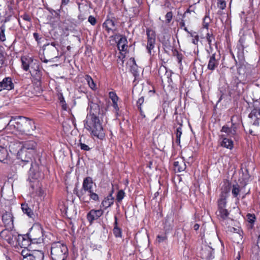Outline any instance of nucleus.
<instances>
[{
	"instance_id": "nucleus-1",
	"label": "nucleus",
	"mask_w": 260,
	"mask_h": 260,
	"mask_svg": "<svg viewBox=\"0 0 260 260\" xmlns=\"http://www.w3.org/2000/svg\"><path fill=\"white\" fill-rule=\"evenodd\" d=\"M11 153H16L18 158L23 161L29 162L37 147V143L34 141H27L23 144L11 143L9 146Z\"/></svg>"
},
{
	"instance_id": "nucleus-2",
	"label": "nucleus",
	"mask_w": 260,
	"mask_h": 260,
	"mask_svg": "<svg viewBox=\"0 0 260 260\" xmlns=\"http://www.w3.org/2000/svg\"><path fill=\"white\" fill-rule=\"evenodd\" d=\"M236 119L239 120L237 116H233L231 119V125L230 126L227 124L223 125L220 131L221 133H225V134H223L220 136L221 140V146L230 150H232L234 147V142L231 138L228 137H233L236 139L239 126V123L235 121Z\"/></svg>"
},
{
	"instance_id": "nucleus-3",
	"label": "nucleus",
	"mask_w": 260,
	"mask_h": 260,
	"mask_svg": "<svg viewBox=\"0 0 260 260\" xmlns=\"http://www.w3.org/2000/svg\"><path fill=\"white\" fill-rule=\"evenodd\" d=\"M84 127L90 133L92 137L103 140L105 132L99 118L94 113L88 114L84 121Z\"/></svg>"
},
{
	"instance_id": "nucleus-4",
	"label": "nucleus",
	"mask_w": 260,
	"mask_h": 260,
	"mask_svg": "<svg viewBox=\"0 0 260 260\" xmlns=\"http://www.w3.org/2000/svg\"><path fill=\"white\" fill-rule=\"evenodd\" d=\"M68 255V249L66 244L60 242L52 243L51 257L52 260H66Z\"/></svg>"
},
{
	"instance_id": "nucleus-5",
	"label": "nucleus",
	"mask_w": 260,
	"mask_h": 260,
	"mask_svg": "<svg viewBox=\"0 0 260 260\" xmlns=\"http://www.w3.org/2000/svg\"><path fill=\"white\" fill-rule=\"evenodd\" d=\"M12 229L6 228L1 232V237L11 245H20V241L23 237Z\"/></svg>"
},
{
	"instance_id": "nucleus-6",
	"label": "nucleus",
	"mask_w": 260,
	"mask_h": 260,
	"mask_svg": "<svg viewBox=\"0 0 260 260\" xmlns=\"http://www.w3.org/2000/svg\"><path fill=\"white\" fill-rule=\"evenodd\" d=\"M93 181L90 177L85 178L83 181L82 189L77 194L80 200L84 202H88L86 194L93 190Z\"/></svg>"
},
{
	"instance_id": "nucleus-7",
	"label": "nucleus",
	"mask_w": 260,
	"mask_h": 260,
	"mask_svg": "<svg viewBox=\"0 0 260 260\" xmlns=\"http://www.w3.org/2000/svg\"><path fill=\"white\" fill-rule=\"evenodd\" d=\"M29 239L32 243L40 244L43 242V231L40 224H35L31 229L29 234Z\"/></svg>"
},
{
	"instance_id": "nucleus-8",
	"label": "nucleus",
	"mask_w": 260,
	"mask_h": 260,
	"mask_svg": "<svg viewBox=\"0 0 260 260\" xmlns=\"http://www.w3.org/2000/svg\"><path fill=\"white\" fill-rule=\"evenodd\" d=\"M21 118H26V117L22 116L12 117L9 123L5 127L6 131L9 133H13L15 135L23 134L21 131L23 127V125L18 123L19 122V119Z\"/></svg>"
},
{
	"instance_id": "nucleus-9",
	"label": "nucleus",
	"mask_w": 260,
	"mask_h": 260,
	"mask_svg": "<svg viewBox=\"0 0 260 260\" xmlns=\"http://www.w3.org/2000/svg\"><path fill=\"white\" fill-rule=\"evenodd\" d=\"M22 260H43L44 252L41 250H35L30 251L28 249H24L21 251Z\"/></svg>"
},
{
	"instance_id": "nucleus-10",
	"label": "nucleus",
	"mask_w": 260,
	"mask_h": 260,
	"mask_svg": "<svg viewBox=\"0 0 260 260\" xmlns=\"http://www.w3.org/2000/svg\"><path fill=\"white\" fill-rule=\"evenodd\" d=\"M19 124L23 125V128H22V133L23 134H31V133L36 128L34 122L27 118H21L19 119Z\"/></svg>"
},
{
	"instance_id": "nucleus-11",
	"label": "nucleus",
	"mask_w": 260,
	"mask_h": 260,
	"mask_svg": "<svg viewBox=\"0 0 260 260\" xmlns=\"http://www.w3.org/2000/svg\"><path fill=\"white\" fill-rule=\"evenodd\" d=\"M146 33L147 36V49L148 53L151 54V50L154 48L155 44V34L153 30L150 29H147Z\"/></svg>"
},
{
	"instance_id": "nucleus-12",
	"label": "nucleus",
	"mask_w": 260,
	"mask_h": 260,
	"mask_svg": "<svg viewBox=\"0 0 260 260\" xmlns=\"http://www.w3.org/2000/svg\"><path fill=\"white\" fill-rule=\"evenodd\" d=\"M249 117L253 125L258 126L260 123V109L259 108H254L249 114Z\"/></svg>"
},
{
	"instance_id": "nucleus-13",
	"label": "nucleus",
	"mask_w": 260,
	"mask_h": 260,
	"mask_svg": "<svg viewBox=\"0 0 260 260\" xmlns=\"http://www.w3.org/2000/svg\"><path fill=\"white\" fill-rule=\"evenodd\" d=\"M104 213V210L100 209L98 210L92 209L87 215V219L88 221L91 224L94 220L98 219Z\"/></svg>"
},
{
	"instance_id": "nucleus-14",
	"label": "nucleus",
	"mask_w": 260,
	"mask_h": 260,
	"mask_svg": "<svg viewBox=\"0 0 260 260\" xmlns=\"http://www.w3.org/2000/svg\"><path fill=\"white\" fill-rule=\"evenodd\" d=\"M2 221L6 228H13V217L11 212H6L4 213L2 216Z\"/></svg>"
},
{
	"instance_id": "nucleus-15",
	"label": "nucleus",
	"mask_w": 260,
	"mask_h": 260,
	"mask_svg": "<svg viewBox=\"0 0 260 260\" xmlns=\"http://www.w3.org/2000/svg\"><path fill=\"white\" fill-rule=\"evenodd\" d=\"M29 72L31 75L35 78H39L41 76V72L39 69V65L37 60H34L31 63Z\"/></svg>"
},
{
	"instance_id": "nucleus-16",
	"label": "nucleus",
	"mask_w": 260,
	"mask_h": 260,
	"mask_svg": "<svg viewBox=\"0 0 260 260\" xmlns=\"http://www.w3.org/2000/svg\"><path fill=\"white\" fill-rule=\"evenodd\" d=\"M113 203L114 198L112 194H110L105 197L102 201L100 205V209H102V208H103L104 209H106L112 206L113 204Z\"/></svg>"
},
{
	"instance_id": "nucleus-17",
	"label": "nucleus",
	"mask_w": 260,
	"mask_h": 260,
	"mask_svg": "<svg viewBox=\"0 0 260 260\" xmlns=\"http://www.w3.org/2000/svg\"><path fill=\"white\" fill-rule=\"evenodd\" d=\"M174 170L176 172H181L184 171L186 169V164L183 158H180L176 160L174 163Z\"/></svg>"
},
{
	"instance_id": "nucleus-18",
	"label": "nucleus",
	"mask_w": 260,
	"mask_h": 260,
	"mask_svg": "<svg viewBox=\"0 0 260 260\" xmlns=\"http://www.w3.org/2000/svg\"><path fill=\"white\" fill-rule=\"evenodd\" d=\"M218 59H216L215 54H213L209 58L207 68L209 70L213 71L218 67Z\"/></svg>"
},
{
	"instance_id": "nucleus-19",
	"label": "nucleus",
	"mask_w": 260,
	"mask_h": 260,
	"mask_svg": "<svg viewBox=\"0 0 260 260\" xmlns=\"http://www.w3.org/2000/svg\"><path fill=\"white\" fill-rule=\"evenodd\" d=\"M34 59L29 57L22 56L21 58L22 67L25 71H28Z\"/></svg>"
},
{
	"instance_id": "nucleus-20",
	"label": "nucleus",
	"mask_w": 260,
	"mask_h": 260,
	"mask_svg": "<svg viewBox=\"0 0 260 260\" xmlns=\"http://www.w3.org/2000/svg\"><path fill=\"white\" fill-rule=\"evenodd\" d=\"M109 97L112 101V106L116 111L119 110V107L117 104L118 97L114 91H110L109 92Z\"/></svg>"
},
{
	"instance_id": "nucleus-21",
	"label": "nucleus",
	"mask_w": 260,
	"mask_h": 260,
	"mask_svg": "<svg viewBox=\"0 0 260 260\" xmlns=\"http://www.w3.org/2000/svg\"><path fill=\"white\" fill-rule=\"evenodd\" d=\"M103 26L108 32L113 31L116 29L114 21L111 19L106 20L103 23Z\"/></svg>"
},
{
	"instance_id": "nucleus-22",
	"label": "nucleus",
	"mask_w": 260,
	"mask_h": 260,
	"mask_svg": "<svg viewBox=\"0 0 260 260\" xmlns=\"http://www.w3.org/2000/svg\"><path fill=\"white\" fill-rule=\"evenodd\" d=\"M2 84L5 89L9 90L14 88V84L10 77L5 78L2 81Z\"/></svg>"
},
{
	"instance_id": "nucleus-23",
	"label": "nucleus",
	"mask_w": 260,
	"mask_h": 260,
	"mask_svg": "<svg viewBox=\"0 0 260 260\" xmlns=\"http://www.w3.org/2000/svg\"><path fill=\"white\" fill-rule=\"evenodd\" d=\"M9 154L6 148L0 146V161L8 162Z\"/></svg>"
},
{
	"instance_id": "nucleus-24",
	"label": "nucleus",
	"mask_w": 260,
	"mask_h": 260,
	"mask_svg": "<svg viewBox=\"0 0 260 260\" xmlns=\"http://www.w3.org/2000/svg\"><path fill=\"white\" fill-rule=\"evenodd\" d=\"M127 40L125 37H122L117 43V47L120 51H124L127 49Z\"/></svg>"
},
{
	"instance_id": "nucleus-25",
	"label": "nucleus",
	"mask_w": 260,
	"mask_h": 260,
	"mask_svg": "<svg viewBox=\"0 0 260 260\" xmlns=\"http://www.w3.org/2000/svg\"><path fill=\"white\" fill-rule=\"evenodd\" d=\"M72 125L74 127L76 126L74 118H72L71 119H68L62 123V127L64 130L67 131H69L72 128Z\"/></svg>"
},
{
	"instance_id": "nucleus-26",
	"label": "nucleus",
	"mask_w": 260,
	"mask_h": 260,
	"mask_svg": "<svg viewBox=\"0 0 260 260\" xmlns=\"http://www.w3.org/2000/svg\"><path fill=\"white\" fill-rule=\"evenodd\" d=\"M85 80L89 86V87L92 90H95L96 89V84L93 81L92 78L88 75L85 76Z\"/></svg>"
},
{
	"instance_id": "nucleus-27",
	"label": "nucleus",
	"mask_w": 260,
	"mask_h": 260,
	"mask_svg": "<svg viewBox=\"0 0 260 260\" xmlns=\"http://www.w3.org/2000/svg\"><path fill=\"white\" fill-rule=\"evenodd\" d=\"M21 209L24 213L26 214L29 217H32L34 213L32 210L28 207L26 204H22L21 205Z\"/></svg>"
},
{
	"instance_id": "nucleus-28",
	"label": "nucleus",
	"mask_w": 260,
	"mask_h": 260,
	"mask_svg": "<svg viewBox=\"0 0 260 260\" xmlns=\"http://www.w3.org/2000/svg\"><path fill=\"white\" fill-rule=\"evenodd\" d=\"M240 189V186L238 184H233L232 186V193L235 198H237L239 193Z\"/></svg>"
},
{
	"instance_id": "nucleus-29",
	"label": "nucleus",
	"mask_w": 260,
	"mask_h": 260,
	"mask_svg": "<svg viewBox=\"0 0 260 260\" xmlns=\"http://www.w3.org/2000/svg\"><path fill=\"white\" fill-rule=\"evenodd\" d=\"M229 212L228 210L225 208L218 209V214L222 219L226 218L229 215Z\"/></svg>"
},
{
	"instance_id": "nucleus-30",
	"label": "nucleus",
	"mask_w": 260,
	"mask_h": 260,
	"mask_svg": "<svg viewBox=\"0 0 260 260\" xmlns=\"http://www.w3.org/2000/svg\"><path fill=\"white\" fill-rule=\"evenodd\" d=\"M176 142L178 144L180 143V138L182 135V125L180 124V126L177 128L176 132Z\"/></svg>"
},
{
	"instance_id": "nucleus-31",
	"label": "nucleus",
	"mask_w": 260,
	"mask_h": 260,
	"mask_svg": "<svg viewBox=\"0 0 260 260\" xmlns=\"http://www.w3.org/2000/svg\"><path fill=\"white\" fill-rule=\"evenodd\" d=\"M87 197L89 196L90 200H92L94 201L98 202L99 201V197L98 194L96 193H95L93 190L91 191V192H89L87 194Z\"/></svg>"
},
{
	"instance_id": "nucleus-32",
	"label": "nucleus",
	"mask_w": 260,
	"mask_h": 260,
	"mask_svg": "<svg viewBox=\"0 0 260 260\" xmlns=\"http://www.w3.org/2000/svg\"><path fill=\"white\" fill-rule=\"evenodd\" d=\"M226 199L224 197H221L218 202V209L225 208L226 206Z\"/></svg>"
},
{
	"instance_id": "nucleus-33",
	"label": "nucleus",
	"mask_w": 260,
	"mask_h": 260,
	"mask_svg": "<svg viewBox=\"0 0 260 260\" xmlns=\"http://www.w3.org/2000/svg\"><path fill=\"white\" fill-rule=\"evenodd\" d=\"M190 37L192 38L191 42L194 44L197 45L199 42V36L196 32L190 33Z\"/></svg>"
},
{
	"instance_id": "nucleus-34",
	"label": "nucleus",
	"mask_w": 260,
	"mask_h": 260,
	"mask_svg": "<svg viewBox=\"0 0 260 260\" xmlns=\"http://www.w3.org/2000/svg\"><path fill=\"white\" fill-rule=\"evenodd\" d=\"M5 26L4 24L2 25L1 27L0 31V39L2 41L4 42L6 40V37L5 35Z\"/></svg>"
},
{
	"instance_id": "nucleus-35",
	"label": "nucleus",
	"mask_w": 260,
	"mask_h": 260,
	"mask_svg": "<svg viewBox=\"0 0 260 260\" xmlns=\"http://www.w3.org/2000/svg\"><path fill=\"white\" fill-rule=\"evenodd\" d=\"M125 193L122 190L118 191L117 194V200L118 202H120L124 198Z\"/></svg>"
},
{
	"instance_id": "nucleus-36",
	"label": "nucleus",
	"mask_w": 260,
	"mask_h": 260,
	"mask_svg": "<svg viewBox=\"0 0 260 260\" xmlns=\"http://www.w3.org/2000/svg\"><path fill=\"white\" fill-rule=\"evenodd\" d=\"M72 207H73V208L75 207V206L73 203H72L71 204L70 207H67L66 208V213H69L70 214H72V215H76L77 214L76 211L73 210V212H72V211L71 210Z\"/></svg>"
},
{
	"instance_id": "nucleus-37",
	"label": "nucleus",
	"mask_w": 260,
	"mask_h": 260,
	"mask_svg": "<svg viewBox=\"0 0 260 260\" xmlns=\"http://www.w3.org/2000/svg\"><path fill=\"white\" fill-rule=\"evenodd\" d=\"M159 71H165V72H166L165 75L167 76V77L168 79H169L172 76V73L171 71H168L167 70L166 68L165 67L160 68Z\"/></svg>"
},
{
	"instance_id": "nucleus-38",
	"label": "nucleus",
	"mask_w": 260,
	"mask_h": 260,
	"mask_svg": "<svg viewBox=\"0 0 260 260\" xmlns=\"http://www.w3.org/2000/svg\"><path fill=\"white\" fill-rule=\"evenodd\" d=\"M113 233L115 237H121V231L120 229L117 226H115L113 229Z\"/></svg>"
},
{
	"instance_id": "nucleus-39",
	"label": "nucleus",
	"mask_w": 260,
	"mask_h": 260,
	"mask_svg": "<svg viewBox=\"0 0 260 260\" xmlns=\"http://www.w3.org/2000/svg\"><path fill=\"white\" fill-rule=\"evenodd\" d=\"M209 22H210V18L207 16H205V17L203 19V25L204 27L207 29L208 28V25H209Z\"/></svg>"
},
{
	"instance_id": "nucleus-40",
	"label": "nucleus",
	"mask_w": 260,
	"mask_h": 260,
	"mask_svg": "<svg viewBox=\"0 0 260 260\" xmlns=\"http://www.w3.org/2000/svg\"><path fill=\"white\" fill-rule=\"evenodd\" d=\"M217 7L221 10H223L226 7V3L223 0H218Z\"/></svg>"
},
{
	"instance_id": "nucleus-41",
	"label": "nucleus",
	"mask_w": 260,
	"mask_h": 260,
	"mask_svg": "<svg viewBox=\"0 0 260 260\" xmlns=\"http://www.w3.org/2000/svg\"><path fill=\"white\" fill-rule=\"evenodd\" d=\"M79 146H80V147L81 148V149L82 150H85V151H89L90 148H89V147L84 144V143H83L82 142H81V140L80 139V143H79Z\"/></svg>"
},
{
	"instance_id": "nucleus-42",
	"label": "nucleus",
	"mask_w": 260,
	"mask_h": 260,
	"mask_svg": "<svg viewBox=\"0 0 260 260\" xmlns=\"http://www.w3.org/2000/svg\"><path fill=\"white\" fill-rule=\"evenodd\" d=\"M206 39L208 43V44L210 46L212 44V42L213 40H214V38L212 34H210L209 33H207L206 36Z\"/></svg>"
},
{
	"instance_id": "nucleus-43",
	"label": "nucleus",
	"mask_w": 260,
	"mask_h": 260,
	"mask_svg": "<svg viewBox=\"0 0 260 260\" xmlns=\"http://www.w3.org/2000/svg\"><path fill=\"white\" fill-rule=\"evenodd\" d=\"M248 221L251 223H253L254 222L255 219V215L254 214L248 213L247 215Z\"/></svg>"
},
{
	"instance_id": "nucleus-44",
	"label": "nucleus",
	"mask_w": 260,
	"mask_h": 260,
	"mask_svg": "<svg viewBox=\"0 0 260 260\" xmlns=\"http://www.w3.org/2000/svg\"><path fill=\"white\" fill-rule=\"evenodd\" d=\"M167 239V236L166 235H157V240L159 243L164 242Z\"/></svg>"
},
{
	"instance_id": "nucleus-45",
	"label": "nucleus",
	"mask_w": 260,
	"mask_h": 260,
	"mask_svg": "<svg viewBox=\"0 0 260 260\" xmlns=\"http://www.w3.org/2000/svg\"><path fill=\"white\" fill-rule=\"evenodd\" d=\"M88 21L92 25H95L96 22V20L95 17L91 15L89 16Z\"/></svg>"
},
{
	"instance_id": "nucleus-46",
	"label": "nucleus",
	"mask_w": 260,
	"mask_h": 260,
	"mask_svg": "<svg viewBox=\"0 0 260 260\" xmlns=\"http://www.w3.org/2000/svg\"><path fill=\"white\" fill-rule=\"evenodd\" d=\"M173 14L171 12H168L166 15V18L168 23H169L172 20Z\"/></svg>"
},
{
	"instance_id": "nucleus-47",
	"label": "nucleus",
	"mask_w": 260,
	"mask_h": 260,
	"mask_svg": "<svg viewBox=\"0 0 260 260\" xmlns=\"http://www.w3.org/2000/svg\"><path fill=\"white\" fill-rule=\"evenodd\" d=\"M144 101V99L143 97H141L139 98L137 101V104L138 106V107L140 109H141V106L143 104Z\"/></svg>"
},
{
	"instance_id": "nucleus-48",
	"label": "nucleus",
	"mask_w": 260,
	"mask_h": 260,
	"mask_svg": "<svg viewBox=\"0 0 260 260\" xmlns=\"http://www.w3.org/2000/svg\"><path fill=\"white\" fill-rule=\"evenodd\" d=\"M22 18L23 20L28 21H30L31 19L30 16L27 14H24L23 16H22Z\"/></svg>"
},
{
	"instance_id": "nucleus-49",
	"label": "nucleus",
	"mask_w": 260,
	"mask_h": 260,
	"mask_svg": "<svg viewBox=\"0 0 260 260\" xmlns=\"http://www.w3.org/2000/svg\"><path fill=\"white\" fill-rule=\"evenodd\" d=\"M70 2V0H61V6H66Z\"/></svg>"
},
{
	"instance_id": "nucleus-50",
	"label": "nucleus",
	"mask_w": 260,
	"mask_h": 260,
	"mask_svg": "<svg viewBox=\"0 0 260 260\" xmlns=\"http://www.w3.org/2000/svg\"><path fill=\"white\" fill-rule=\"evenodd\" d=\"M199 227L200 225L198 223H196L194 225L193 229L195 231H197L199 229Z\"/></svg>"
},
{
	"instance_id": "nucleus-51",
	"label": "nucleus",
	"mask_w": 260,
	"mask_h": 260,
	"mask_svg": "<svg viewBox=\"0 0 260 260\" xmlns=\"http://www.w3.org/2000/svg\"><path fill=\"white\" fill-rule=\"evenodd\" d=\"M233 236L234 237H237L239 238L240 239H241V235L240 234H238V233H235V234H234Z\"/></svg>"
},
{
	"instance_id": "nucleus-52",
	"label": "nucleus",
	"mask_w": 260,
	"mask_h": 260,
	"mask_svg": "<svg viewBox=\"0 0 260 260\" xmlns=\"http://www.w3.org/2000/svg\"><path fill=\"white\" fill-rule=\"evenodd\" d=\"M4 88L2 85V82H0V91H1L2 90H4Z\"/></svg>"
},
{
	"instance_id": "nucleus-53",
	"label": "nucleus",
	"mask_w": 260,
	"mask_h": 260,
	"mask_svg": "<svg viewBox=\"0 0 260 260\" xmlns=\"http://www.w3.org/2000/svg\"><path fill=\"white\" fill-rule=\"evenodd\" d=\"M4 139V137H3L1 138V139H0V143H1V144L3 145H7V144H6V143H5V142H4V143H3V142H2V139Z\"/></svg>"
},
{
	"instance_id": "nucleus-54",
	"label": "nucleus",
	"mask_w": 260,
	"mask_h": 260,
	"mask_svg": "<svg viewBox=\"0 0 260 260\" xmlns=\"http://www.w3.org/2000/svg\"><path fill=\"white\" fill-rule=\"evenodd\" d=\"M240 253H238V255L235 260H240Z\"/></svg>"
},
{
	"instance_id": "nucleus-55",
	"label": "nucleus",
	"mask_w": 260,
	"mask_h": 260,
	"mask_svg": "<svg viewBox=\"0 0 260 260\" xmlns=\"http://www.w3.org/2000/svg\"><path fill=\"white\" fill-rule=\"evenodd\" d=\"M34 37L36 38V40H37V39H38V34H37V33H34Z\"/></svg>"
},
{
	"instance_id": "nucleus-56",
	"label": "nucleus",
	"mask_w": 260,
	"mask_h": 260,
	"mask_svg": "<svg viewBox=\"0 0 260 260\" xmlns=\"http://www.w3.org/2000/svg\"><path fill=\"white\" fill-rule=\"evenodd\" d=\"M95 1L99 4H101L102 3V0H95Z\"/></svg>"
},
{
	"instance_id": "nucleus-57",
	"label": "nucleus",
	"mask_w": 260,
	"mask_h": 260,
	"mask_svg": "<svg viewBox=\"0 0 260 260\" xmlns=\"http://www.w3.org/2000/svg\"><path fill=\"white\" fill-rule=\"evenodd\" d=\"M32 178L37 179V176L36 175H35L34 177L32 176Z\"/></svg>"
},
{
	"instance_id": "nucleus-58",
	"label": "nucleus",
	"mask_w": 260,
	"mask_h": 260,
	"mask_svg": "<svg viewBox=\"0 0 260 260\" xmlns=\"http://www.w3.org/2000/svg\"><path fill=\"white\" fill-rule=\"evenodd\" d=\"M31 172H32V170H31V168H30V171H29V175H31Z\"/></svg>"
},
{
	"instance_id": "nucleus-59",
	"label": "nucleus",
	"mask_w": 260,
	"mask_h": 260,
	"mask_svg": "<svg viewBox=\"0 0 260 260\" xmlns=\"http://www.w3.org/2000/svg\"><path fill=\"white\" fill-rule=\"evenodd\" d=\"M184 30H185V31H186L187 32H189V31H188V30L187 29V28H184Z\"/></svg>"
},
{
	"instance_id": "nucleus-60",
	"label": "nucleus",
	"mask_w": 260,
	"mask_h": 260,
	"mask_svg": "<svg viewBox=\"0 0 260 260\" xmlns=\"http://www.w3.org/2000/svg\"><path fill=\"white\" fill-rule=\"evenodd\" d=\"M41 193H42V190L40 189V190L39 195H41Z\"/></svg>"
},
{
	"instance_id": "nucleus-61",
	"label": "nucleus",
	"mask_w": 260,
	"mask_h": 260,
	"mask_svg": "<svg viewBox=\"0 0 260 260\" xmlns=\"http://www.w3.org/2000/svg\"><path fill=\"white\" fill-rule=\"evenodd\" d=\"M189 12V11H187L185 12V14H186L187 13Z\"/></svg>"
},
{
	"instance_id": "nucleus-62",
	"label": "nucleus",
	"mask_w": 260,
	"mask_h": 260,
	"mask_svg": "<svg viewBox=\"0 0 260 260\" xmlns=\"http://www.w3.org/2000/svg\"><path fill=\"white\" fill-rule=\"evenodd\" d=\"M7 260H10V258L9 257H7Z\"/></svg>"
},
{
	"instance_id": "nucleus-63",
	"label": "nucleus",
	"mask_w": 260,
	"mask_h": 260,
	"mask_svg": "<svg viewBox=\"0 0 260 260\" xmlns=\"http://www.w3.org/2000/svg\"><path fill=\"white\" fill-rule=\"evenodd\" d=\"M115 219L116 220V217H115ZM116 223H117V221H116H116H115V224H116Z\"/></svg>"
},
{
	"instance_id": "nucleus-64",
	"label": "nucleus",
	"mask_w": 260,
	"mask_h": 260,
	"mask_svg": "<svg viewBox=\"0 0 260 260\" xmlns=\"http://www.w3.org/2000/svg\"><path fill=\"white\" fill-rule=\"evenodd\" d=\"M133 61L135 62V59H133ZM134 63H135V62H134Z\"/></svg>"
}]
</instances>
